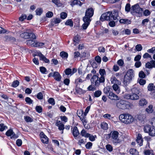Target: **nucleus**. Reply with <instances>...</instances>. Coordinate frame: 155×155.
I'll use <instances>...</instances> for the list:
<instances>
[{"label": "nucleus", "mask_w": 155, "mask_h": 155, "mask_svg": "<svg viewBox=\"0 0 155 155\" xmlns=\"http://www.w3.org/2000/svg\"><path fill=\"white\" fill-rule=\"evenodd\" d=\"M94 14V10L92 8H88L86 11L85 15L83 18H85L91 21V18L93 16Z\"/></svg>", "instance_id": "9"}, {"label": "nucleus", "mask_w": 155, "mask_h": 155, "mask_svg": "<svg viewBox=\"0 0 155 155\" xmlns=\"http://www.w3.org/2000/svg\"><path fill=\"white\" fill-rule=\"evenodd\" d=\"M74 137L75 138L80 134V133L77 127H74L72 130Z\"/></svg>", "instance_id": "21"}, {"label": "nucleus", "mask_w": 155, "mask_h": 155, "mask_svg": "<svg viewBox=\"0 0 155 155\" xmlns=\"http://www.w3.org/2000/svg\"><path fill=\"white\" fill-rule=\"evenodd\" d=\"M131 91L133 93H135L138 94H139L140 91L139 89L137 88L133 87L131 89Z\"/></svg>", "instance_id": "62"}, {"label": "nucleus", "mask_w": 155, "mask_h": 155, "mask_svg": "<svg viewBox=\"0 0 155 155\" xmlns=\"http://www.w3.org/2000/svg\"><path fill=\"white\" fill-rule=\"evenodd\" d=\"M53 77L57 81H61V77L60 74L58 72H54Z\"/></svg>", "instance_id": "22"}, {"label": "nucleus", "mask_w": 155, "mask_h": 155, "mask_svg": "<svg viewBox=\"0 0 155 155\" xmlns=\"http://www.w3.org/2000/svg\"><path fill=\"white\" fill-rule=\"evenodd\" d=\"M143 58H150L151 59H152V58L150 55L148 53H146L143 55Z\"/></svg>", "instance_id": "64"}, {"label": "nucleus", "mask_w": 155, "mask_h": 155, "mask_svg": "<svg viewBox=\"0 0 155 155\" xmlns=\"http://www.w3.org/2000/svg\"><path fill=\"white\" fill-rule=\"evenodd\" d=\"M147 104V101L144 98L140 99L139 102V105L141 106H144L146 105Z\"/></svg>", "instance_id": "24"}, {"label": "nucleus", "mask_w": 155, "mask_h": 155, "mask_svg": "<svg viewBox=\"0 0 155 155\" xmlns=\"http://www.w3.org/2000/svg\"><path fill=\"white\" fill-rule=\"evenodd\" d=\"M7 128V127L4 124H0V131L2 132L5 129Z\"/></svg>", "instance_id": "51"}, {"label": "nucleus", "mask_w": 155, "mask_h": 155, "mask_svg": "<svg viewBox=\"0 0 155 155\" xmlns=\"http://www.w3.org/2000/svg\"><path fill=\"white\" fill-rule=\"evenodd\" d=\"M118 132L116 131H112L110 134H109V135H111L112 141L114 143H118L120 142V140L118 138Z\"/></svg>", "instance_id": "10"}, {"label": "nucleus", "mask_w": 155, "mask_h": 155, "mask_svg": "<svg viewBox=\"0 0 155 155\" xmlns=\"http://www.w3.org/2000/svg\"><path fill=\"white\" fill-rule=\"evenodd\" d=\"M75 91L76 92L79 94L83 93V90L81 88L78 87L77 86L75 88Z\"/></svg>", "instance_id": "56"}, {"label": "nucleus", "mask_w": 155, "mask_h": 155, "mask_svg": "<svg viewBox=\"0 0 155 155\" xmlns=\"http://www.w3.org/2000/svg\"><path fill=\"white\" fill-rule=\"evenodd\" d=\"M137 118L139 120L142 121L146 118V115L144 114H141L138 115Z\"/></svg>", "instance_id": "43"}, {"label": "nucleus", "mask_w": 155, "mask_h": 155, "mask_svg": "<svg viewBox=\"0 0 155 155\" xmlns=\"http://www.w3.org/2000/svg\"><path fill=\"white\" fill-rule=\"evenodd\" d=\"M146 111L148 113H152L153 111V106L152 105H150L148 108L146 109Z\"/></svg>", "instance_id": "47"}, {"label": "nucleus", "mask_w": 155, "mask_h": 155, "mask_svg": "<svg viewBox=\"0 0 155 155\" xmlns=\"http://www.w3.org/2000/svg\"><path fill=\"white\" fill-rule=\"evenodd\" d=\"M130 154L133 155H138V152L135 149L132 148L130 150Z\"/></svg>", "instance_id": "36"}, {"label": "nucleus", "mask_w": 155, "mask_h": 155, "mask_svg": "<svg viewBox=\"0 0 155 155\" xmlns=\"http://www.w3.org/2000/svg\"><path fill=\"white\" fill-rule=\"evenodd\" d=\"M124 97L127 99L135 100L139 99V96L138 94L132 92L131 94L128 93L125 94L124 96Z\"/></svg>", "instance_id": "8"}, {"label": "nucleus", "mask_w": 155, "mask_h": 155, "mask_svg": "<svg viewBox=\"0 0 155 155\" xmlns=\"http://www.w3.org/2000/svg\"><path fill=\"white\" fill-rule=\"evenodd\" d=\"M36 41L32 39L27 40L26 41V43L28 45L32 47H35Z\"/></svg>", "instance_id": "27"}, {"label": "nucleus", "mask_w": 155, "mask_h": 155, "mask_svg": "<svg viewBox=\"0 0 155 155\" xmlns=\"http://www.w3.org/2000/svg\"><path fill=\"white\" fill-rule=\"evenodd\" d=\"M24 119L27 122H31L33 121V119L29 116H24Z\"/></svg>", "instance_id": "48"}, {"label": "nucleus", "mask_w": 155, "mask_h": 155, "mask_svg": "<svg viewBox=\"0 0 155 155\" xmlns=\"http://www.w3.org/2000/svg\"><path fill=\"white\" fill-rule=\"evenodd\" d=\"M149 135L151 137L155 136V129L152 127L148 133Z\"/></svg>", "instance_id": "39"}, {"label": "nucleus", "mask_w": 155, "mask_h": 155, "mask_svg": "<svg viewBox=\"0 0 155 155\" xmlns=\"http://www.w3.org/2000/svg\"><path fill=\"white\" fill-rule=\"evenodd\" d=\"M88 136V138H89V140L92 142L94 141L97 138V136L96 135H93L90 134V135Z\"/></svg>", "instance_id": "40"}, {"label": "nucleus", "mask_w": 155, "mask_h": 155, "mask_svg": "<svg viewBox=\"0 0 155 155\" xmlns=\"http://www.w3.org/2000/svg\"><path fill=\"white\" fill-rule=\"evenodd\" d=\"M19 84V82L18 80L14 81L12 85V87H16L18 86Z\"/></svg>", "instance_id": "55"}, {"label": "nucleus", "mask_w": 155, "mask_h": 155, "mask_svg": "<svg viewBox=\"0 0 155 155\" xmlns=\"http://www.w3.org/2000/svg\"><path fill=\"white\" fill-rule=\"evenodd\" d=\"M35 110L38 113H40L42 112V108L40 106H37L36 107Z\"/></svg>", "instance_id": "61"}, {"label": "nucleus", "mask_w": 155, "mask_h": 155, "mask_svg": "<svg viewBox=\"0 0 155 155\" xmlns=\"http://www.w3.org/2000/svg\"><path fill=\"white\" fill-rule=\"evenodd\" d=\"M127 103L126 101L121 100L116 102V106L119 109L124 110L127 108L129 106L128 104H127Z\"/></svg>", "instance_id": "6"}, {"label": "nucleus", "mask_w": 155, "mask_h": 155, "mask_svg": "<svg viewBox=\"0 0 155 155\" xmlns=\"http://www.w3.org/2000/svg\"><path fill=\"white\" fill-rule=\"evenodd\" d=\"M77 114L82 122L84 125L85 126V125L87 123V121L86 120V116L84 111L81 110H78Z\"/></svg>", "instance_id": "11"}, {"label": "nucleus", "mask_w": 155, "mask_h": 155, "mask_svg": "<svg viewBox=\"0 0 155 155\" xmlns=\"http://www.w3.org/2000/svg\"><path fill=\"white\" fill-rule=\"evenodd\" d=\"M119 119L122 122L127 124H131L134 120L133 116L128 113L121 114L119 116Z\"/></svg>", "instance_id": "3"}, {"label": "nucleus", "mask_w": 155, "mask_h": 155, "mask_svg": "<svg viewBox=\"0 0 155 155\" xmlns=\"http://www.w3.org/2000/svg\"><path fill=\"white\" fill-rule=\"evenodd\" d=\"M145 66L149 69L155 68V61L151 60L150 62H147L146 63Z\"/></svg>", "instance_id": "17"}, {"label": "nucleus", "mask_w": 155, "mask_h": 155, "mask_svg": "<svg viewBox=\"0 0 155 155\" xmlns=\"http://www.w3.org/2000/svg\"><path fill=\"white\" fill-rule=\"evenodd\" d=\"M56 125L58 127V129L59 130H62L61 134H62L63 133V130H64V125L62 123L60 120H57L56 122Z\"/></svg>", "instance_id": "16"}, {"label": "nucleus", "mask_w": 155, "mask_h": 155, "mask_svg": "<svg viewBox=\"0 0 155 155\" xmlns=\"http://www.w3.org/2000/svg\"><path fill=\"white\" fill-rule=\"evenodd\" d=\"M60 55L63 59H67L68 56V54L67 52L62 51L60 53Z\"/></svg>", "instance_id": "33"}, {"label": "nucleus", "mask_w": 155, "mask_h": 155, "mask_svg": "<svg viewBox=\"0 0 155 155\" xmlns=\"http://www.w3.org/2000/svg\"><path fill=\"white\" fill-rule=\"evenodd\" d=\"M51 2L58 7H60L62 5V4L60 0H51Z\"/></svg>", "instance_id": "37"}, {"label": "nucleus", "mask_w": 155, "mask_h": 155, "mask_svg": "<svg viewBox=\"0 0 155 155\" xmlns=\"http://www.w3.org/2000/svg\"><path fill=\"white\" fill-rule=\"evenodd\" d=\"M38 55L40 57V60L44 61L45 63H48L49 60L41 52L38 53Z\"/></svg>", "instance_id": "18"}, {"label": "nucleus", "mask_w": 155, "mask_h": 155, "mask_svg": "<svg viewBox=\"0 0 155 155\" xmlns=\"http://www.w3.org/2000/svg\"><path fill=\"white\" fill-rule=\"evenodd\" d=\"M136 141L138 144L140 146H141L143 145V139L140 134H138L136 139Z\"/></svg>", "instance_id": "20"}, {"label": "nucleus", "mask_w": 155, "mask_h": 155, "mask_svg": "<svg viewBox=\"0 0 155 155\" xmlns=\"http://www.w3.org/2000/svg\"><path fill=\"white\" fill-rule=\"evenodd\" d=\"M148 90L152 91L155 90V86L152 83L150 84L147 87Z\"/></svg>", "instance_id": "35"}, {"label": "nucleus", "mask_w": 155, "mask_h": 155, "mask_svg": "<svg viewBox=\"0 0 155 155\" xmlns=\"http://www.w3.org/2000/svg\"><path fill=\"white\" fill-rule=\"evenodd\" d=\"M143 9L140 8L138 4L132 6L130 13L137 17H142L143 15Z\"/></svg>", "instance_id": "2"}, {"label": "nucleus", "mask_w": 155, "mask_h": 155, "mask_svg": "<svg viewBox=\"0 0 155 155\" xmlns=\"http://www.w3.org/2000/svg\"><path fill=\"white\" fill-rule=\"evenodd\" d=\"M5 134L7 136L10 137L11 139H15L18 137V136L13 132L12 130L11 129L6 132Z\"/></svg>", "instance_id": "12"}, {"label": "nucleus", "mask_w": 155, "mask_h": 155, "mask_svg": "<svg viewBox=\"0 0 155 155\" xmlns=\"http://www.w3.org/2000/svg\"><path fill=\"white\" fill-rule=\"evenodd\" d=\"M119 22L121 23L130 24V21L127 19H121L119 20Z\"/></svg>", "instance_id": "34"}, {"label": "nucleus", "mask_w": 155, "mask_h": 155, "mask_svg": "<svg viewBox=\"0 0 155 155\" xmlns=\"http://www.w3.org/2000/svg\"><path fill=\"white\" fill-rule=\"evenodd\" d=\"M81 135L83 137L86 138H88V136L90 135V134L87 133L85 130L83 129L81 132Z\"/></svg>", "instance_id": "31"}, {"label": "nucleus", "mask_w": 155, "mask_h": 155, "mask_svg": "<svg viewBox=\"0 0 155 155\" xmlns=\"http://www.w3.org/2000/svg\"><path fill=\"white\" fill-rule=\"evenodd\" d=\"M80 38L79 35H77L74 36L73 39V41L75 45H77L80 41Z\"/></svg>", "instance_id": "23"}, {"label": "nucleus", "mask_w": 155, "mask_h": 155, "mask_svg": "<svg viewBox=\"0 0 155 155\" xmlns=\"http://www.w3.org/2000/svg\"><path fill=\"white\" fill-rule=\"evenodd\" d=\"M134 76V74L133 69H129L124 77V84L127 85L129 84Z\"/></svg>", "instance_id": "5"}, {"label": "nucleus", "mask_w": 155, "mask_h": 155, "mask_svg": "<svg viewBox=\"0 0 155 155\" xmlns=\"http://www.w3.org/2000/svg\"><path fill=\"white\" fill-rule=\"evenodd\" d=\"M65 24L67 25H69L70 27H72L73 25V21L71 19L67 20L65 23Z\"/></svg>", "instance_id": "46"}, {"label": "nucleus", "mask_w": 155, "mask_h": 155, "mask_svg": "<svg viewBox=\"0 0 155 155\" xmlns=\"http://www.w3.org/2000/svg\"><path fill=\"white\" fill-rule=\"evenodd\" d=\"M103 117L104 118L109 120H110L111 119L113 118V117H111L110 114H104L103 115Z\"/></svg>", "instance_id": "60"}, {"label": "nucleus", "mask_w": 155, "mask_h": 155, "mask_svg": "<svg viewBox=\"0 0 155 155\" xmlns=\"http://www.w3.org/2000/svg\"><path fill=\"white\" fill-rule=\"evenodd\" d=\"M61 20L59 18H56L54 19L52 21V24L53 25L54 24H58L61 22Z\"/></svg>", "instance_id": "44"}, {"label": "nucleus", "mask_w": 155, "mask_h": 155, "mask_svg": "<svg viewBox=\"0 0 155 155\" xmlns=\"http://www.w3.org/2000/svg\"><path fill=\"white\" fill-rule=\"evenodd\" d=\"M145 155H151L152 153H153V151L150 150H147L144 151Z\"/></svg>", "instance_id": "57"}, {"label": "nucleus", "mask_w": 155, "mask_h": 155, "mask_svg": "<svg viewBox=\"0 0 155 155\" xmlns=\"http://www.w3.org/2000/svg\"><path fill=\"white\" fill-rule=\"evenodd\" d=\"M102 94V92L101 91H95L94 93V95L95 97H100Z\"/></svg>", "instance_id": "49"}, {"label": "nucleus", "mask_w": 155, "mask_h": 155, "mask_svg": "<svg viewBox=\"0 0 155 155\" xmlns=\"http://www.w3.org/2000/svg\"><path fill=\"white\" fill-rule=\"evenodd\" d=\"M93 145L92 143L90 142H88L85 145V147L87 149H90L92 148Z\"/></svg>", "instance_id": "54"}, {"label": "nucleus", "mask_w": 155, "mask_h": 155, "mask_svg": "<svg viewBox=\"0 0 155 155\" xmlns=\"http://www.w3.org/2000/svg\"><path fill=\"white\" fill-rule=\"evenodd\" d=\"M108 97L109 99L111 100H118L119 99V97L112 91L110 93Z\"/></svg>", "instance_id": "15"}, {"label": "nucleus", "mask_w": 155, "mask_h": 155, "mask_svg": "<svg viewBox=\"0 0 155 155\" xmlns=\"http://www.w3.org/2000/svg\"><path fill=\"white\" fill-rule=\"evenodd\" d=\"M131 8H130V4L127 3L125 7V10L127 12H130Z\"/></svg>", "instance_id": "53"}, {"label": "nucleus", "mask_w": 155, "mask_h": 155, "mask_svg": "<svg viewBox=\"0 0 155 155\" xmlns=\"http://www.w3.org/2000/svg\"><path fill=\"white\" fill-rule=\"evenodd\" d=\"M117 84H114L112 86V88L116 93L118 94L120 92V90Z\"/></svg>", "instance_id": "29"}, {"label": "nucleus", "mask_w": 155, "mask_h": 155, "mask_svg": "<svg viewBox=\"0 0 155 155\" xmlns=\"http://www.w3.org/2000/svg\"><path fill=\"white\" fill-rule=\"evenodd\" d=\"M48 103L52 105H54L55 104L54 100L52 98H49L48 101Z\"/></svg>", "instance_id": "58"}, {"label": "nucleus", "mask_w": 155, "mask_h": 155, "mask_svg": "<svg viewBox=\"0 0 155 155\" xmlns=\"http://www.w3.org/2000/svg\"><path fill=\"white\" fill-rule=\"evenodd\" d=\"M45 45L44 43L36 41L35 47H41Z\"/></svg>", "instance_id": "41"}, {"label": "nucleus", "mask_w": 155, "mask_h": 155, "mask_svg": "<svg viewBox=\"0 0 155 155\" xmlns=\"http://www.w3.org/2000/svg\"><path fill=\"white\" fill-rule=\"evenodd\" d=\"M110 81L112 84H118L119 85L120 83V82L114 76H112L111 77Z\"/></svg>", "instance_id": "28"}, {"label": "nucleus", "mask_w": 155, "mask_h": 155, "mask_svg": "<svg viewBox=\"0 0 155 155\" xmlns=\"http://www.w3.org/2000/svg\"><path fill=\"white\" fill-rule=\"evenodd\" d=\"M112 89L111 87L110 86H107L105 87L104 89V94H109L110 92H111Z\"/></svg>", "instance_id": "25"}, {"label": "nucleus", "mask_w": 155, "mask_h": 155, "mask_svg": "<svg viewBox=\"0 0 155 155\" xmlns=\"http://www.w3.org/2000/svg\"><path fill=\"white\" fill-rule=\"evenodd\" d=\"M25 101L27 104L30 105L33 103V101L32 100L30 97H27L25 98Z\"/></svg>", "instance_id": "52"}, {"label": "nucleus", "mask_w": 155, "mask_h": 155, "mask_svg": "<svg viewBox=\"0 0 155 155\" xmlns=\"http://www.w3.org/2000/svg\"><path fill=\"white\" fill-rule=\"evenodd\" d=\"M91 81L92 85L94 86H98L101 83L104 82L105 78L103 77L100 78L96 75H94L91 78Z\"/></svg>", "instance_id": "4"}, {"label": "nucleus", "mask_w": 155, "mask_h": 155, "mask_svg": "<svg viewBox=\"0 0 155 155\" xmlns=\"http://www.w3.org/2000/svg\"><path fill=\"white\" fill-rule=\"evenodd\" d=\"M118 13L114 12L113 13L111 12H108L103 14L100 18V20L103 21L105 20H114L117 21V20Z\"/></svg>", "instance_id": "1"}, {"label": "nucleus", "mask_w": 155, "mask_h": 155, "mask_svg": "<svg viewBox=\"0 0 155 155\" xmlns=\"http://www.w3.org/2000/svg\"><path fill=\"white\" fill-rule=\"evenodd\" d=\"M83 81V80L81 78H79L75 79L74 83L76 84V86H77L78 84L82 83Z\"/></svg>", "instance_id": "38"}, {"label": "nucleus", "mask_w": 155, "mask_h": 155, "mask_svg": "<svg viewBox=\"0 0 155 155\" xmlns=\"http://www.w3.org/2000/svg\"><path fill=\"white\" fill-rule=\"evenodd\" d=\"M83 21L84 22V23L82 25V27L83 29L84 30H86L89 25L91 21L88 20L85 18H83Z\"/></svg>", "instance_id": "19"}, {"label": "nucleus", "mask_w": 155, "mask_h": 155, "mask_svg": "<svg viewBox=\"0 0 155 155\" xmlns=\"http://www.w3.org/2000/svg\"><path fill=\"white\" fill-rule=\"evenodd\" d=\"M152 127L150 125H146L143 127V131L145 133L148 134Z\"/></svg>", "instance_id": "30"}, {"label": "nucleus", "mask_w": 155, "mask_h": 155, "mask_svg": "<svg viewBox=\"0 0 155 155\" xmlns=\"http://www.w3.org/2000/svg\"><path fill=\"white\" fill-rule=\"evenodd\" d=\"M20 37L25 39L31 38L32 39H35L36 37L35 35L33 33H28L25 32L21 33L20 35Z\"/></svg>", "instance_id": "7"}, {"label": "nucleus", "mask_w": 155, "mask_h": 155, "mask_svg": "<svg viewBox=\"0 0 155 155\" xmlns=\"http://www.w3.org/2000/svg\"><path fill=\"white\" fill-rule=\"evenodd\" d=\"M40 72L43 74H46L47 72L46 69L44 67H40Z\"/></svg>", "instance_id": "50"}, {"label": "nucleus", "mask_w": 155, "mask_h": 155, "mask_svg": "<svg viewBox=\"0 0 155 155\" xmlns=\"http://www.w3.org/2000/svg\"><path fill=\"white\" fill-rule=\"evenodd\" d=\"M35 12L37 15H40L43 12V10L41 8H38L36 10Z\"/></svg>", "instance_id": "59"}, {"label": "nucleus", "mask_w": 155, "mask_h": 155, "mask_svg": "<svg viewBox=\"0 0 155 155\" xmlns=\"http://www.w3.org/2000/svg\"><path fill=\"white\" fill-rule=\"evenodd\" d=\"M67 16V14L65 12H62L60 14L61 18L63 19H65Z\"/></svg>", "instance_id": "63"}, {"label": "nucleus", "mask_w": 155, "mask_h": 155, "mask_svg": "<svg viewBox=\"0 0 155 155\" xmlns=\"http://www.w3.org/2000/svg\"><path fill=\"white\" fill-rule=\"evenodd\" d=\"M99 73L101 75V77H103L105 78L104 75H106V72L105 69H100L99 70Z\"/></svg>", "instance_id": "42"}, {"label": "nucleus", "mask_w": 155, "mask_h": 155, "mask_svg": "<svg viewBox=\"0 0 155 155\" xmlns=\"http://www.w3.org/2000/svg\"><path fill=\"white\" fill-rule=\"evenodd\" d=\"M77 71V70L75 68H73L72 70L70 68H67L65 70L64 72L66 75L71 76L76 72Z\"/></svg>", "instance_id": "13"}, {"label": "nucleus", "mask_w": 155, "mask_h": 155, "mask_svg": "<svg viewBox=\"0 0 155 155\" xmlns=\"http://www.w3.org/2000/svg\"><path fill=\"white\" fill-rule=\"evenodd\" d=\"M106 148L107 150L109 152H111L113 151V147L110 144H107L106 145Z\"/></svg>", "instance_id": "45"}, {"label": "nucleus", "mask_w": 155, "mask_h": 155, "mask_svg": "<svg viewBox=\"0 0 155 155\" xmlns=\"http://www.w3.org/2000/svg\"><path fill=\"white\" fill-rule=\"evenodd\" d=\"M101 127L104 130H107L108 128V124L105 122H103L101 124Z\"/></svg>", "instance_id": "32"}, {"label": "nucleus", "mask_w": 155, "mask_h": 155, "mask_svg": "<svg viewBox=\"0 0 155 155\" xmlns=\"http://www.w3.org/2000/svg\"><path fill=\"white\" fill-rule=\"evenodd\" d=\"M41 142L47 144L48 143V139L43 132H41L40 135Z\"/></svg>", "instance_id": "14"}, {"label": "nucleus", "mask_w": 155, "mask_h": 155, "mask_svg": "<svg viewBox=\"0 0 155 155\" xmlns=\"http://www.w3.org/2000/svg\"><path fill=\"white\" fill-rule=\"evenodd\" d=\"M82 4V3L81 2L79 1H78V0H74L73 1H71V5L72 7H73L75 5H78L80 6H81Z\"/></svg>", "instance_id": "26"}]
</instances>
